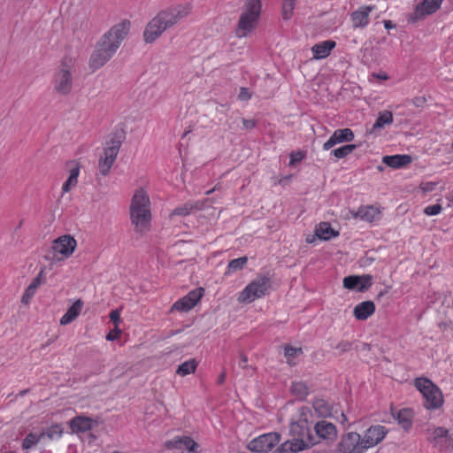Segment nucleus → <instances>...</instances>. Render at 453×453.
Segmentation results:
<instances>
[{
  "mask_svg": "<svg viewBox=\"0 0 453 453\" xmlns=\"http://www.w3.org/2000/svg\"><path fill=\"white\" fill-rule=\"evenodd\" d=\"M193 10L190 3L172 4L159 11L146 25L143 39L147 43L154 42L163 33L188 18Z\"/></svg>",
  "mask_w": 453,
  "mask_h": 453,
  "instance_id": "f257e3e1",
  "label": "nucleus"
},
{
  "mask_svg": "<svg viewBox=\"0 0 453 453\" xmlns=\"http://www.w3.org/2000/svg\"><path fill=\"white\" fill-rule=\"evenodd\" d=\"M311 417V410L308 407H301L298 410L296 418L290 424V431L301 438L282 443L279 449L280 453L298 452L318 443L316 438L311 434L309 427Z\"/></svg>",
  "mask_w": 453,
  "mask_h": 453,
  "instance_id": "f03ea898",
  "label": "nucleus"
},
{
  "mask_svg": "<svg viewBox=\"0 0 453 453\" xmlns=\"http://www.w3.org/2000/svg\"><path fill=\"white\" fill-rule=\"evenodd\" d=\"M130 219L135 233L142 235L150 230V200L148 193L143 188L135 190L132 197Z\"/></svg>",
  "mask_w": 453,
  "mask_h": 453,
  "instance_id": "7ed1b4c3",
  "label": "nucleus"
},
{
  "mask_svg": "<svg viewBox=\"0 0 453 453\" xmlns=\"http://www.w3.org/2000/svg\"><path fill=\"white\" fill-rule=\"evenodd\" d=\"M260 12V0H246L235 30L237 37H246L252 32L258 21Z\"/></svg>",
  "mask_w": 453,
  "mask_h": 453,
  "instance_id": "20e7f679",
  "label": "nucleus"
},
{
  "mask_svg": "<svg viewBox=\"0 0 453 453\" xmlns=\"http://www.w3.org/2000/svg\"><path fill=\"white\" fill-rule=\"evenodd\" d=\"M129 29L130 22L122 20L104 33L97 41V43L114 55L128 35Z\"/></svg>",
  "mask_w": 453,
  "mask_h": 453,
  "instance_id": "39448f33",
  "label": "nucleus"
},
{
  "mask_svg": "<svg viewBox=\"0 0 453 453\" xmlns=\"http://www.w3.org/2000/svg\"><path fill=\"white\" fill-rule=\"evenodd\" d=\"M270 288V278L266 275H259L245 287L239 294L237 300L241 303H250L268 295Z\"/></svg>",
  "mask_w": 453,
  "mask_h": 453,
  "instance_id": "423d86ee",
  "label": "nucleus"
},
{
  "mask_svg": "<svg viewBox=\"0 0 453 453\" xmlns=\"http://www.w3.org/2000/svg\"><path fill=\"white\" fill-rule=\"evenodd\" d=\"M121 143V136L117 134H111L109 140L105 142L103 154L98 160V170L101 175L106 176L109 174L119 154Z\"/></svg>",
  "mask_w": 453,
  "mask_h": 453,
  "instance_id": "0eeeda50",
  "label": "nucleus"
},
{
  "mask_svg": "<svg viewBox=\"0 0 453 453\" xmlns=\"http://www.w3.org/2000/svg\"><path fill=\"white\" fill-rule=\"evenodd\" d=\"M414 384L425 398V406L427 409H437L442 405V393L430 380L418 378L415 380Z\"/></svg>",
  "mask_w": 453,
  "mask_h": 453,
  "instance_id": "6e6552de",
  "label": "nucleus"
},
{
  "mask_svg": "<svg viewBox=\"0 0 453 453\" xmlns=\"http://www.w3.org/2000/svg\"><path fill=\"white\" fill-rule=\"evenodd\" d=\"M73 61L72 58H64L54 75V89L62 96L68 95L73 88L72 69Z\"/></svg>",
  "mask_w": 453,
  "mask_h": 453,
  "instance_id": "1a4fd4ad",
  "label": "nucleus"
},
{
  "mask_svg": "<svg viewBox=\"0 0 453 453\" xmlns=\"http://www.w3.org/2000/svg\"><path fill=\"white\" fill-rule=\"evenodd\" d=\"M426 435L427 440L441 450H453V434L445 427L430 426Z\"/></svg>",
  "mask_w": 453,
  "mask_h": 453,
  "instance_id": "9d476101",
  "label": "nucleus"
},
{
  "mask_svg": "<svg viewBox=\"0 0 453 453\" xmlns=\"http://www.w3.org/2000/svg\"><path fill=\"white\" fill-rule=\"evenodd\" d=\"M77 246L76 240L69 234L62 235L53 241L51 249L58 261L70 257Z\"/></svg>",
  "mask_w": 453,
  "mask_h": 453,
  "instance_id": "9b49d317",
  "label": "nucleus"
},
{
  "mask_svg": "<svg viewBox=\"0 0 453 453\" xmlns=\"http://www.w3.org/2000/svg\"><path fill=\"white\" fill-rule=\"evenodd\" d=\"M359 434L351 432L343 435L337 447L330 453H364Z\"/></svg>",
  "mask_w": 453,
  "mask_h": 453,
  "instance_id": "f8f14e48",
  "label": "nucleus"
},
{
  "mask_svg": "<svg viewBox=\"0 0 453 453\" xmlns=\"http://www.w3.org/2000/svg\"><path fill=\"white\" fill-rule=\"evenodd\" d=\"M280 438L277 433L265 434L250 441L248 449L257 453H266L280 441Z\"/></svg>",
  "mask_w": 453,
  "mask_h": 453,
  "instance_id": "ddd939ff",
  "label": "nucleus"
},
{
  "mask_svg": "<svg viewBox=\"0 0 453 453\" xmlns=\"http://www.w3.org/2000/svg\"><path fill=\"white\" fill-rule=\"evenodd\" d=\"M387 433L388 431L385 426L380 425L372 426L368 428L364 437L361 438V443L365 451L380 442L386 436Z\"/></svg>",
  "mask_w": 453,
  "mask_h": 453,
  "instance_id": "4468645a",
  "label": "nucleus"
},
{
  "mask_svg": "<svg viewBox=\"0 0 453 453\" xmlns=\"http://www.w3.org/2000/svg\"><path fill=\"white\" fill-rule=\"evenodd\" d=\"M114 55L100 46L97 42L95 50L90 55L88 67L92 72L103 67Z\"/></svg>",
  "mask_w": 453,
  "mask_h": 453,
  "instance_id": "2eb2a0df",
  "label": "nucleus"
},
{
  "mask_svg": "<svg viewBox=\"0 0 453 453\" xmlns=\"http://www.w3.org/2000/svg\"><path fill=\"white\" fill-rule=\"evenodd\" d=\"M203 295V288L194 289L190 291L187 296L175 302L172 307V310L188 311L198 303Z\"/></svg>",
  "mask_w": 453,
  "mask_h": 453,
  "instance_id": "dca6fc26",
  "label": "nucleus"
},
{
  "mask_svg": "<svg viewBox=\"0 0 453 453\" xmlns=\"http://www.w3.org/2000/svg\"><path fill=\"white\" fill-rule=\"evenodd\" d=\"M442 0H423L417 5L412 14V20H418L435 12L441 6Z\"/></svg>",
  "mask_w": 453,
  "mask_h": 453,
  "instance_id": "f3484780",
  "label": "nucleus"
},
{
  "mask_svg": "<svg viewBox=\"0 0 453 453\" xmlns=\"http://www.w3.org/2000/svg\"><path fill=\"white\" fill-rule=\"evenodd\" d=\"M373 10L374 6L366 5L361 6L357 10L354 11L350 14L352 27L355 29L366 27L369 24V15Z\"/></svg>",
  "mask_w": 453,
  "mask_h": 453,
  "instance_id": "a211bd4d",
  "label": "nucleus"
},
{
  "mask_svg": "<svg viewBox=\"0 0 453 453\" xmlns=\"http://www.w3.org/2000/svg\"><path fill=\"white\" fill-rule=\"evenodd\" d=\"M354 137V133L349 128L336 129L323 144V149L328 150L336 144L353 141Z\"/></svg>",
  "mask_w": 453,
  "mask_h": 453,
  "instance_id": "6ab92c4d",
  "label": "nucleus"
},
{
  "mask_svg": "<svg viewBox=\"0 0 453 453\" xmlns=\"http://www.w3.org/2000/svg\"><path fill=\"white\" fill-rule=\"evenodd\" d=\"M372 285V277L370 275L348 276L343 279V286L348 289L357 288L358 291H364Z\"/></svg>",
  "mask_w": 453,
  "mask_h": 453,
  "instance_id": "aec40b11",
  "label": "nucleus"
},
{
  "mask_svg": "<svg viewBox=\"0 0 453 453\" xmlns=\"http://www.w3.org/2000/svg\"><path fill=\"white\" fill-rule=\"evenodd\" d=\"M349 214L355 219H360L366 222H372L377 220L380 217V211L378 208L372 205L361 206L357 211H350Z\"/></svg>",
  "mask_w": 453,
  "mask_h": 453,
  "instance_id": "412c9836",
  "label": "nucleus"
},
{
  "mask_svg": "<svg viewBox=\"0 0 453 453\" xmlns=\"http://www.w3.org/2000/svg\"><path fill=\"white\" fill-rule=\"evenodd\" d=\"M314 430L319 438L333 441L337 437L336 426L327 421H319L315 425Z\"/></svg>",
  "mask_w": 453,
  "mask_h": 453,
  "instance_id": "4be33fe9",
  "label": "nucleus"
},
{
  "mask_svg": "<svg viewBox=\"0 0 453 453\" xmlns=\"http://www.w3.org/2000/svg\"><path fill=\"white\" fill-rule=\"evenodd\" d=\"M375 311V305L372 301H365L357 304L353 314L358 320H365Z\"/></svg>",
  "mask_w": 453,
  "mask_h": 453,
  "instance_id": "5701e85b",
  "label": "nucleus"
},
{
  "mask_svg": "<svg viewBox=\"0 0 453 453\" xmlns=\"http://www.w3.org/2000/svg\"><path fill=\"white\" fill-rule=\"evenodd\" d=\"M394 118L393 114L389 111H382L379 112L378 118L370 129V134H376L381 129H383L386 126H389L393 123Z\"/></svg>",
  "mask_w": 453,
  "mask_h": 453,
  "instance_id": "b1692460",
  "label": "nucleus"
},
{
  "mask_svg": "<svg viewBox=\"0 0 453 453\" xmlns=\"http://www.w3.org/2000/svg\"><path fill=\"white\" fill-rule=\"evenodd\" d=\"M83 307V302L81 299L76 300L67 311L60 319V324L65 326L73 321L81 313Z\"/></svg>",
  "mask_w": 453,
  "mask_h": 453,
  "instance_id": "393cba45",
  "label": "nucleus"
},
{
  "mask_svg": "<svg viewBox=\"0 0 453 453\" xmlns=\"http://www.w3.org/2000/svg\"><path fill=\"white\" fill-rule=\"evenodd\" d=\"M69 177L65 180V182L62 186V192L67 193L73 188L76 187L78 184V176L80 173V165L79 164L73 162L71 163V166L69 169Z\"/></svg>",
  "mask_w": 453,
  "mask_h": 453,
  "instance_id": "a878e982",
  "label": "nucleus"
},
{
  "mask_svg": "<svg viewBox=\"0 0 453 453\" xmlns=\"http://www.w3.org/2000/svg\"><path fill=\"white\" fill-rule=\"evenodd\" d=\"M334 46H335L334 42L325 41L321 43L315 44L311 48V50L313 52L315 58L321 59V58L327 57Z\"/></svg>",
  "mask_w": 453,
  "mask_h": 453,
  "instance_id": "bb28decb",
  "label": "nucleus"
},
{
  "mask_svg": "<svg viewBox=\"0 0 453 453\" xmlns=\"http://www.w3.org/2000/svg\"><path fill=\"white\" fill-rule=\"evenodd\" d=\"M92 419L87 417H76L70 421L73 432H86L92 427Z\"/></svg>",
  "mask_w": 453,
  "mask_h": 453,
  "instance_id": "cd10ccee",
  "label": "nucleus"
},
{
  "mask_svg": "<svg viewBox=\"0 0 453 453\" xmlns=\"http://www.w3.org/2000/svg\"><path fill=\"white\" fill-rule=\"evenodd\" d=\"M411 162V157L406 155L386 156L383 157V163L392 168H400Z\"/></svg>",
  "mask_w": 453,
  "mask_h": 453,
  "instance_id": "c85d7f7f",
  "label": "nucleus"
},
{
  "mask_svg": "<svg viewBox=\"0 0 453 453\" xmlns=\"http://www.w3.org/2000/svg\"><path fill=\"white\" fill-rule=\"evenodd\" d=\"M316 236L321 240L327 241L332 237L338 235V232L334 231L329 223L321 222L315 229Z\"/></svg>",
  "mask_w": 453,
  "mask_h": 453,
  "instance_id": "c756f323",
  "label": "nucleus"
},
{
  "mask_svg": "<svg viewBox=\"0 0 453 453\" xmlns=\"http://www.w3.org/2000/svg\"><path fill=\"white\" fill-rule=\"evenodd\" d=\"M197 363L195 359H189L179 365L176 373L180 376H186L195 372Z\"/></svg>",
  "mask_w": 453,
  "mask_h": 453,
  "instance_id": "7c9ffc66",
  "label": "nucleus"
},
{
  "mask_svg": "<svg viewBox=\"0 0 453 453\" xmlns=\"http://www.w3.org/2000/svg\"><path fill=\"white\" fill-rule=\"evenodd\" d=\"M291 392L293 395H295L298 399H304L308 394V387L303 382H294L291 386Z\"/></svg>",
  "mask_w": 453,
  "mask_h": 453,
  "instance_id": "2f4dec72",
  "label": "nucleus"
},
{
  "mask_svg": "<svg viewBox=\"0 0 453 453\" xmlns=\"http://www.w3.org/2000/svg\"><path fill=\"white\" fill-rule=\"evenodd\" d=\"M412 412L410 410L404 409L399 411L397 415L398 423L404 429H409L411 426Z\"/></svg>",
  "mask_w": 453,
  "mask_h": 453,
  "instance_id": "473e14b6",
  "label": "nucleus"
},
{
  "mask_svg": "<svg viewBox=\"0 0 453 453\" xmlns=\"http://www.w3.org/2000/svg\"><path fill=\"white\" fill-rule=\"evenodd\" d=\"M247 262V257H241L239 258L231 260L228 264L227 272L226 273H231L242 270Z\"/></svg>",
  "mask_w": 453,
  "mask_h": 453,
  "instance_id": "72a5a7b5",
  "label": "nucleus"
},
{
  "mask_svg": "<svg viewBox=\"0 0 453 453\" xmlns=\"http://www.w3.org/2000/svg\"><path fill=\"white\" fill-rule=\"evenodd\" d=\"M357 146L355 144H347L337 148L332 151L333 155L338 158H344L352 153L356 150Z\"/></svg>",
  "mask_w": 453,
  "mask_h": 453,
  "instance_id": "f704fd0d",
  "label": "nucleus"
},
{
  "mask_svg": "<svg viewBox=\"0 0 453 453\" xmlns=\"http://www.w3.org/2000/svg\"><path fill=\"white\" fill-rule=\"evenodd\" d=\"M302 353V349L294 348L292 346L285 347V357L287 358V362L290 365H295L296 364V358L298 355Z\"/></svg>",
  "mask_w": 453,
  "mask_h": 453,
  "instance_id": "c9c22d12",
  "label": "nucleus"
},
{
  "mask_svg": "<svg viewBox=\"0 0 453 453\" xmlns=\"http://www.w3.org/2000/svg\"><path fill=\"white\" fill-rule=\"evenodd\" d=\"M63 430L59 425H55L49 427L45 432L41 433V436L42 438L47 437L50 440H54L57 438H60L62 435Z\"/></svg>",
  "mask_w": 453,
  "mask_h": 453,
  "instance_id": "e433bc0d",
  "label": "nucleus"
},
{
  "mask_svg": "<svg viewBox=\"0 0 453 453\" xmlns=\"http://www.w3.org/2000/svg\"><path fill=\"white\" fill-rule=\"evenodd\" d=\"M42 439V437L41 436V434L37 435L35 434L30 433L24 439L22 447L25 449H29L33 446L36 445Z\"/></svg>",
  "mask_w": 453,
  "mask_h": 453,
  "instance_id": "4c0bfd02",
  "label": "nucleus"
},
{
  "mask_svg": "<svg viewBox=\"0 0 453 453\" xmlns=\"http://www.w3.org/2000/svg\"><path fill=\"white\" fill-rule=\"evenodd\" d=\"M296 0H284L282 4V17L284 19H288L293 14Z\"/></svg>",
  "mask_w": 453,
  "mask_h": 453,
  "instance_id": "58836bf2",
  "label": "nucleus"
},
{
  "mask_svg": "<svg viewBox=\"0 0 453 453\" xmlns=\"http://www.w3.org/2000/svg\"><path fill=\"white\" fill-rule=\"evenodd\" d=\"M191 208L192 207H190L188 205V203L181 204V205L178 206L177 208H175L172 211V213L170 214V217L172 218L173 216H182V217L188 216L192 213Z\"/></svg>",
  "mask_w": 453,
  "mask_h": 453,
  "instance_id": "ea45409f",
  "label": "nucleus"
},
{
  "mask_svg": "<svg viewBox=\"0 0 453 453\" xmlns=\"http://www.w3.org/2000/svg\"><path fill=\"white\" fill-rule=\"evenodd\" d=\"M313 407L319 415H327L329 413V407L322 399H318L314 402Z\"/></svg>",
  "mask_w": 453,
  "mask_h": 453,
  "instance_id": "a19ab883",
  "label": "nucleus"
},
{
  "mask_svg": "<svg viewBox=\"0 0 453 453\" xmlns=\"http://www.w3.org/2000/svg\"><path fill=\"white\" fill-rule=\"evenodd\" d=\"M442 211V207L441 204L436 203L433 205L426 206L424 209V213L427 216H435L441 213Z\"/></svg>",
  "mask_w": 453,
  "mask_h": 453,
  "instance_id": "79ce46f5",
  "label": "nucleus"
},
{
  "mask_svg": "<svg viewBox=\"0 0 453 453\" xmlns=\"http://www.w3.org/2000/svg\"><path fill=\"white\" fill-rule=\"evenodd\" d=\"M437 188H438V183L437 182H432V181L423 182L420 185V189L425 194L433 192V191L436 190Z\"/></svg>",
  "mask_w": 453,
  "mask_h": 453,
  "instance_id": "37998d69",
  "label": "nucleus"
},
{
  "mask_svg": "<svg viewBox=\"0 0 453 453\" xmlns=\"http://www.w3.org/2000/svg\"><path fill=\"white\" fill-rule=\"evenodd\" d=\"M36 290L34 289V287L28 286L22 296L21 302L25 304H28L32 297L35 296Z\"/></svg>",
  "mask_w": 453,
  "mask_h": 453,
  "instance_id": "c03bdc74",
  "label": "nucleus"
},
{
  "mask_svg": "<svg viewBox=\"0 0 453 453\" xmlns=\"http://www.w3.org/2000/svg\"><path fill=\"white\" fill-rule=\"evenodd\" d=\"M207 200H203V201H194V202H188V205L191 208V211L192 213L196 212V211H202L204 209L205 207V203H206Z\"/></svg>",
  "mask_w": 453,
  "mask_h": 453,
  "instance_id": "a18cd8bd",
  "label": "nucleus"
},
{
  "mask_svg": "<svg viewBox=\"0 0 453 453\" xmlns=\"http://www.w3.org/2000/svg\"><path fill=\"white\" fill-rule=\"evenodd\" d=\"M239 366L242 369H247V370H252V371L254 370L252 366L248 365V357L242 352L240 353Z\"/></svg>",
  "mask_w": 453,
  "mask_h": 453,
  "instance_id": "49530a36",
  "label": "nucleus"
},
{
  "mask_svg": "<svg viewBox=\"0 0 453 453\" xmlns=\"http://www.w3.org/2000/svg\"><path fill=\"white\" fill-rule=\"evenodd\" d=\"M350 342L342 341L336 345L335 349H338L341 353H344L349 351L350 349Z\"/></svg>",
  "mask_w": 453,
  "mask_h": 453,
  "instance_id": "de8ad7c7",
  "label": "nucleus"
},
{
  "mask_svg": "<svg viewBox=\"0 0 453 453\" xmlns=\"http://www.w3.org/2000/svg\"><path fill=\"white\" fill-rule=\"evenodd\" d=\"M303 158V154L302 152H300V151H298V152H292L290 154L289 165H293L296 162H300Z\"/></svg>",
  "mask_w": 453,
  "mask_h": 453,
  "instance_id": "09e8293b",
  "label": "nucleus"
},
{
  "mask_svg": "<svg viewBox=\"0 0 453 453\" xmlns=\"http://www.w3.org/2000/svg\"><path fill=\"white\" fill-rule=\"evenodd\" d=\"M121 334V331L120 329H119L117 326L111 330L107 335H106V339L108 341H114V340H117L119 335Z\"/></svg>",
  "mask_w": 453,
  "mask_h": 453,
  "instance_id": "8fccbe9b",
  "label": "nucleus"
},
{
  "mask_svg": "<svg viewBox=\"0 0 453 453\" xmlns=\"http://www.w3.org/2000/svg\"><path fill=\"white\" fill-rule=\"evenodd\" d=\"M250 97L251 94L250 93V91L245 88H242L238 95V99L241 101H247L250 99Z\"/></svg>",
  "mask_w": 453,
  "mask_h": 453,
  "instance_id": "3c124183",
  "label": "nucleus"
},
{
  "mask_svg": "<svg viewBox=\"0 0 453 453\" xmlns=\"http://www.w3.org/2000/svg\"><path fill=\"white\" fill-rule=\"evenodd\" d=\"M42 272H40V273L33 280V281L29 284L30 287H34V289L37 290V288L42 285Z\"/></svg>",
  "mask_w": 453,
  "mask_h": 453,
  "instance_id": "603ef678",
  "label": "nucleus"
},
{
  "mask_svg": "<svg viewBox=\"0 0 453 453\" xmlns=\"http://www.w3.org/2000/svg\"><path fill=\"white\" fill-rule=\"evenodd\" d=\"M184 444L189 451H196V449L198 447L197 443L189 438L184 440Z\"/></svg>",
  "mask_w": 453,
  "mask_h": 453,
  "instance_id": "864d4df0",
  "label": "nucleus"
},
{
  "mask_svg": "<svg viewBox=\"0 0 453 453\" xmlns=\"http://www.w3.org/2000/svg\"><path fill=\"white\" fill-rule=\"evenodd\" d=\"M111 320L118 327V324L120 321V312L118 310H114L110 314Z\"/></svg>",
  "mask_w": 453,
  "mask_h": 453,
  "instance_id": "5fc2aeb1",
  "label": "nucleus"
},
{
  "mask_svg": "<svg viewBox=\"0 0 453 453\" xmlns=\"http://www.w3.org/2000/svg\"><path fill=\"white\" fill-rule=\"evenodd\" d=\"M242 124H243V127L245 129H252L255 127L256 126V122L254 119H242Z\"/></svg>",
  "mask_w": 453,
  "mask_h": 453,
  "instance_id": "6e6d98bb",
  "label": "nucleus"
},
{
  "mask_svg": "<svg viewBox=\"0 0 453 453\" xmlns=\"http://www.w3.org/2000/svg\"><path fill=\"white\" fill-rule=\"evenodd\" d=\"M384 26H385V28H387V29L393 28L395 27L390 20H385Z\"/></svg>",
  "mask_w": 453,
  "mask_h": 453,
  "instance_id": "4d7b16f0",
  "label": "nucleus"
},
{
  "mask_svg": "<svg viewBox=\"0 0 453 453\" xmlns=\"http://www.w3.org/2000/svg\"><path fill=\"white\" fill-rule=\"evenodd\" d=\"M376 77L380 80H388V75L386 73H379Z\"/></svg>",
  "mask_w": 453,
  "mask_h": 453,
  "instance_id": "13d9d810",
  "label": "nucleus"
},
{
  "mask_svg": "<svg viewBox=\"0 0 453 453\" xmlns=\"http://www.w3.org/2000/svg\"><path fill=\"white\" fill-rule=\"evenodd\" d=\"M225 372H222L221 375L219 376V382L222 383L224 380H225Z\"/></svg>",
  "mask_w": 453,
  "mask_h": 453,
  "instance_id": "bf43d9fd",
  "label": "nucleus"
},
{
  "mask_svg": "<svg viewBox=\"0 0 453 453\" xmlns=\"http://www.w3.org/2000/svg\"><path fill=\"white\" fill-rule=\"evenodd\" d=\"M448 199H449L450 202H453V193L449 195V196L448 197Z\"/></svg>",
  "mask_w": 453,
  "mask_h": 453,
  "instance_id": "052dcab7",
  "label": "nucleus"
},
{
  "mask_svg": "<svg viewBox=\"0 0 453 453\" xmlns=\"http://www.w3.org/2000/svg\"><path fill=\"white\" fill-rule=\"evenodd\" d=\"M313 239H314L313 237H312L311 239H309V238H308V239H307V242H313Z\"/></svg>",
  "mask_w": 453,
  "mask_h": 453,
  "instance_id": "680f3d73",
  "label": "nucleus"
},
{
  "mask_svg": "<svg viewBox=\"0 0 453 453\" xmlns=\"http://www.w3.org/2000/svg\"><path fill=\"white\" fill-rule=\"evenodd\" d=\"M438 188L440 189V191H442L444 189V187L443 186H440Z\"/></svg>",
  "mask_w": 453,
  "mask_h": 453,
  "instance_id": "e2e57ef3",
  "label": "nucleus"
},
{
  "mask_svg": "<svg viewBox=\"0 0 453 453\" xmlns=\"http://www.w3.org/2000/svg\"><path fill=\"white\" fill-rule=\"evenodd\" d=\"M214 189H215V188H213V189H211V190L207 191V192H206V194H207V195L211 194Z\"/></svg>",
  "mask_w": 453,
  "mask_h": 453,
  "instance_id": "0e129e2a",
  "label": "nucleus"
}]
</instances>
